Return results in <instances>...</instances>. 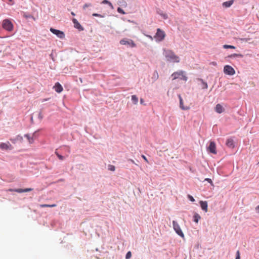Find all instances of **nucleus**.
Segmentation results:
<instances>
[{
	"label": "nucleus",
	"instance_id": "f257e3e1",
	"mask_svg": "<svg viewBox=\"0 0 259 259\" xmlns=\"http://www.w3.org/2000/svg\"><path fill=\"white\" fill-rule=\"evenodd\" d=\"M163 55L165 57L167 61L171 62L178 63L180 62L179 57L171 50H166L164 49Z\"/></svg>",
	"mask_w": 259,
	"mask_h": 259
},
{
	"label": "nucleus",
	"instance_id": "f03ea898",
	"mask_svg": "<svg viewBox=\"0 0 259 259\" xmlns=\"http://www.w3.org/2000/svg\"><path fill=\"white\" fill-rule=\"evenodd\" d=\"M3 28L8 31H12L13 29V24L12 22L8 19H5L2 22Z\"/></svg>",
	"mask_w": 259,
	"mask_h": 259
},
{
	"label": "nucleus",
	"instance_id": "7ed1b4c3",
	"mask_svg": "<svg viewBox=\"0 0 259 259\" xmlns=\"http://www.w3.org/2000/svg\"><path fill=\"white\" fill-rule=\"evenodd\" d=\"M165 36L164 31L160 28L157 29L156 33L154 37L155 38L156 41H161L163 40Z\"/></svg>",
	"mask_w": 259,
	"mask_h": 259
},
{
	"label": "nucleus",
	"instance_id": "20e7f679",
	"mask_svg": "<svg viewBox=\"0 0 259 259\" xmlns=\"http://www.w3.org/2000/svg\"><path fill=\"white\" fill-rule=\"evenodd\" d=\"M171 76L173 77V79L180 78L181 80H187V77L184 74V72L183 71L175 72L172 74Z\"/></svg>",
	"mask_w": 259,
	"mask_h": 259
},
{
	"label": "nucleus",
	"instance_id": "39448f33",
	"mask_svg": "<svg viewBox=\"0 0 259 259\" xmlns=\"http://www.w3.org/2000/svg\"><path fill=\"white\" fill-rule=\"evenodd\" d=\"M172 225H173V228L174 230L175 231L176 233L179 235L180 237L184 238V234L182 231L180 226L176 222V221H172Z\"/></svg>",
	"mask_w": 259,
	"mask_h": 259
},
{
	"label": "nucleus",
	"instance_id": "423d86ee",
	"mask_svg": "<svg viewBox=\"0 0 259 259\" xmlns=\"http://www.w3.org/2000/svg\"><path fill=\"white\" fill-rule=\"evenodd\" d=\"M224 72L227 75H233L235 73V71L232 66L226 65L224 67Z\"/></svg>",
	"mask_w": 259,
	"mask_h": 259
},
{
	"label": "nucleus",
	"instance_id": "0eeeda50",
	"mask_svg": "<svg viewBox=\"0 0 259 259\" xmlns=\"http://www.w3.org/2000/svg\"><path fill=\"white\" fill-rule=\"evenodd\" d=\"M120 44L122 45L129 46L131 48H134L136 46L134 41L131 39H122L120 41Z\"/></svg>",
	"mask_w": 259,
	"mask_h": 259
},
{
	"label": "nucleus",
	"instance_id": "6e6552de",
	"mask_svg": "<svg viewBox=\"0 0 259 259\" xmlns=\"http://www.w3.org/2000/svg\"><path fill=\"white\" fill-rule=\"evenodd\" d=\"M0 149L7 151L12 150L13 147L9 142H7V143H1L0 144Z\"/></svg>",
	"mask_w": 259,
	"mask_h": 259
},
{
	"label": "nucleus",
	"instance_id": "1a4fd4ad",
	"mask_svg": "<svg viewBox=\"0 0 259 259\" xmlns=\"http://www.w3.org/2000/svg\"><path fill=\"white\" fill-rule=\"evenodd\" d=\"M50 31L52 33L56 35L57 36L60 38H63L65 37V34L62 31L53 28H50Z\"/></svg>",
	"mask_w": 259,
	"mask_h": 259
},
{
	"label": "nucleus",
	"instance_id": "9d476101",
	"mask_svg": "<svg viewBox=\"0 0 259 259\" xmlns=\"http://www.w3.org/2000/svg\"><path fill=\"white\" fill-rule=\"evenodd\" d=\"M72 21L74 24V27L75 28L77 29L79 31L83 30V27L80 24V23L75 18H73Z\"/></svg>",
	"mask_w": 259,
	"mask_h": 259
},
{
	"label": "nucleus",
	"instance_id": "9b49d317",
	"mask_svg": "<svg viewBox=\"0 0 259 259\" xmlns=\"http://www.w3.org/2000/svg\"><path fill=\"white\" fill-rule=\"evenodd\" d=\"M208 150L209 152L213 154H215L217 153L215 150V144L214 142L211 141L210 142L209 147H208Z\"/></svg>",
	"mask_w": 259,
	"mask_h": 259
},
{
	"label": "nucleus",
	"instance_id": "f8f14e48",
	"mask_svg": "<svg viewBox=\"0 0 259 259\" xmlns=\"http://www.w3.org/2000/svg\"><path fill=\"white\" fill-rule=\"evenodd\" d=\"M10 140L13 143L16 144L18 141H20V142H22L23 140V138L22 136L19 135H17L15 138H11Z\"/></svg>",
	"mask_w": 259,
	"mask_h": 259
},
{
	"label": "nucleus",
	"instance_id": "ddd939ff",
	"mask_svg": "<svg viewBox=\"0 0 259 259\" xmlns=\"http://www.w3.org/2000/svg\"><path fill=\"white\" fill-rule=\"evenodd\" d=\"M54 89H55V91L58 93H61L63 91V87L58 82L55 83L54 86Z\"/></svg>",
	"mask_w": 259,
	"mask_h": 259
},
{
	"label": "nucleus",
	"instance_id": "4468645a",
	"mask_svg": "<svg viewBox=\"0 0 259 259\" xmlns=\"http://www.w3.org/2000/svg\"><path fill=\"white\" fill-rule=\"evenodd\" d=\"M226 145L231 148H233L234 147V140L232 138H230L228 139L226 141Z\"/></svg>",
	"mask_w": 259,
	"mask_h": 259
},
{
	"label": "nucleus",
	"instance_id": "2eb2a0df",
	"mask_svg": "<svg viewBox=\"0 0 259 259\" xmlns=\"http://www.w3.org/2000/svg\"><path fill=\"white\" fill-rule=\"evenodd\" d=\"M178 97H179V100H180V107L181 109L183 110H187L188 109H189V108L188 107H185L183 105V99L182 98V97L180 95H178Z\"/></svg>",
	"mask_w": 259,
	"mask_h": 259
},
{
	"label": "nucleus",
	"instance_id": "dca6fc26",
	"mask_svg": "<svg viewBox=\"0 0 259 259\" xmlns=\"http://www.w3.org/2000/svg\"><path fill=\"white\" fill-rule=\"evenodd\" d=\"M200 205L201 209L206 212L207 211V202L206 201H200Z\"/></svg>",
	"mask_w": 259,
	"mask_h": 259
},
{
	"label": "nucleus",
	"instance_id": "f3484780",
	"mask_svg": "<svg viewBox=\"0 0 259 259\" xmlns=\"http://www.w3.org/2000/svg\"><path fill=\"white\" fill-rule=\"evenodd\" d=\"M215 111L218 113H222L224 111V108L221 104H218L215 107Z\"/></svg>",
	"mask_w": 259,
	"mask_h": 259
},
{
	"label": "nucleus",
	"instance_id": "a211bd4d",
	"mask_svg": "<svg viewBox=\"0 0 259 259\" xmlns=\"http://www.w3.org/2000/svg\"><path fill=\"white\" fill-rule=\"evenodd\" d=\"M234 3V0H230L222 4V6L225 8H229Z\"/></svg>",
	"mask_w": 259,
	"mask_h": 259
},
{
	"label": "nucleus",
	"instance_id": "6ab92c4d",
	"mask_svg": "<svg viewBox=\"0 0 259 259\" xmlns=\"http://www.w3.org/2000/svg\"><path fill=\"white\" fill-rule=\"evenodd\" d=\"M24 136L27 138L30 144L33 143L34 140L33 139V137H32V136H31L29 134H25Z\"/></svg>",
	"mask_w": 259,
	"mask_h": 259
},
{
	"label": "nucleus",
	"instance_id": "aec40b11",
	"mask_svg": "<svg viewBox=\"0 0 259 259\" xmlns=\"http://www.w3.org/2000/svg\"><path fill=\"white\" fill-rule=\"evenodd\" d=\"M228 57L230 58H234L236 57L242 58L243 55L240 54H233L228 56Z\"/></svg>",
	"mask_w": 259,
	"mask_h": 259
},
{
	"label": "nucleus",
	"instance_id": "412c9836",
	"mask_svg": "<svg viewBox=\"0 0 259 259\" xmlns=\"http://www.w3.org/2000/svg\"><path fill=\"white\" fill-rule=\"evenodd\" d=\"M158 73L157 71H155L153 74L152 79L153 81H156L158 78Z\"/></svg>",
	"mask_w": 259,
	"mask_h": 259
},
{
	"label": "nucleus",
	"instance_id": "4be33fe9",
	"mask_svg": "<svg viewBox=\"0 0 259 259\" xmlns=\"http://www.w3.org/2000/svg\"><path fill=\"white\" fill-rule=\"evenodd\" d=\"M200 219V216L198 213H195L193 215V221L197 223Z\"/></svg>",
	"mask_w": 259,
	"mask_h": 259
},
{
	"label": "nucleus",
	"instance_id": "5701e85b",
	"mask_svg": "<svg viewBox=\"0 0 259 259\" xmlns=\"http://www.w3.org/2000/svg\"><path fill=\"white\" fill-rule=\"evenodd\" d=\"M132 101L134 104H137L138 102V98L136 95L132 96Z\"/></svg>",
	"mask_w": 259,
	"mask_h": 259
},
{
	"label": "nucleus",
	"instance_id": "b1692460",
	"mask_svg": "<svg viewBox=\"0 0 259 259\" xmlns=\"http://www.w3.org/2000/svg\"><path fill=\"white\" fill-rule=\"evenodd\" d=\"M200 80L201 81V88L202 89H206L208 87L207 83L204 82L202 79H200Z\"/></svg>",
	"mask_w": 259,
	"mask_h": 259
},
{
	"label": "nucleus",
	"instance_id": "393cba45",
	"mask_svg": "<svg viewBox=\"0 0 259 259\" xmlns=\"http://www.w3.org/2000/svg\"><path fill=\"white\" fill-rule=\"evenodd\" d=\"M102 4H108L109 6L111 7V9H113V7L112 4L109 1H108V0H103L102 2Z\"/></svg>",
	"mask_w": 259,
	"mask_h": 259
},
{
	"label": "nucleus",
	"instance_id": "a878e982",
	"mask_svg": "<svg viewBox=\"0 0 259 259\" xmlns=\"http://www.w3.org/2000/svg\"><path fill=\"white\" fill-rule=\"evenodd\" d=\"M10 191H14L18 192L19 193H21L24 192V189H10Z\"/></svg>",
	"mask_w": 259,
	"mask_h": 259
},
{
	"label": "nucleus",
	"instance_id": "bb28decb",
	"mask_svg": "<svg viewBox=\"0 0 259 259\" xmlns=\"http://www.w3.org/2000/svg\"><path fill=\"white\" fill-rule=\"evenodd\" d=\"M223 47L224 49H235L236 48L234 46L228 45H223Z\"/></svg>",
	"mask_w": 259,
	"mask_h": 259
},
{
	"label": "nucleus",
	"instance_id": "cd10ccee",
	"mask_svg": "<svg viewBox=\"0 0 259 259\" xmlns=\"http://www.w3.org/2000/svg\"><path fill=\"white\" fill-rule=\"evenodd\" d=\"M55 154H56L57 156L60 160H63L64 159V157L59 154L57 151L55 152Z\"/></svg>",
	"mask_w": 259,
	"mask_h": 259
},
{
	"label": "nucleus",
	"instance_id": "c85d7f7f",
	"mask_svg": "<svg viewBox=\"0 0 259 259\" xmlns=\"http://www.w3.org/2000/svg\"><path fill=\"white\" fill-rule=\"evenodd\" d=\"M117 12L119 13L122 14H125L124 11L120 7H118L117 9Z\"/></svg>",
	"mask_w": 259,
	"mask_h": 259
},
{
	"label": "nucleus",
	"instance_id": "c756f323",
	"mask_svg": "<svg viewBox=\"0 0 259 259\" xmlns=\"http://www.w3.org/2000/svg\"><path fill=\"white\" fill-rule=\"evenodd\" d=\"M131 256H132L131 252L128 251L126 254L125 258L129 259L130 258H131Z\"/></svg>",
	"mask_w": 259,
	"mask_h": 259
},
{
	"label": "nucleus",
	"instance_id": "7c9ffc66",
	"mask_svg": "<svg viewBox=\"0 0 259 259\" xmlns=\"http://www.w3.org/2000/svg\"><path fill=\"white\" fill-rule=\"evenodd\" d=\"M108 169L111 171H114L115 169V166L112 165H108Z\"/></svg>",
	"mask_w": 259,
	"mask_h": 259
},
{
	"label": "nucleus",
	"instance_id": "2f4dec72",
	"mask_svg": "<svg viewBox=\"0 0 259 259\" xmlns=\"http://www.w3.org/2000/svg\"><path fill=\"white\" fill-rule=\"evenodd\" d=\"M38 131H36L34 132L32 134V137H33V140H34V139L36 138L37 137V136H38V135H37Z\"/></svg>",
	"mask_w": 259,
	"mask_h": 259
},
{
	"label": "nucleus",
	"instance_id": "473e14b6",
	"mask_svg": "<svg viewBox=\"0 0 259 259\" xmlns=\"http://www.w3.org/2000/svg\"><path fill=\"white\" fill-rule=\"evenodd\" d=\"M188 198L189 199L190 201L192 202H194L195 201V199L193 198V197L190 195H188Z\"/></svg>",
	"mask_w": 259,
	"mask_h": 259
},
{
	"label": "nucleus",
	"instance_id": "72a5a7b5",
	"mask_svg": "<svg viewBox=\"0 0 259 259\" xmlns=\"http://www.w3.org/2000/svg\"><path fill=\"white\" fill-rule=\"evenodd\" d=\"M235 259H240V253H239V250H238L236 252V258Z\"/></svg>",
	"mask_w": 259,
	"mask_h": 259
},
{
	"label": "nucleus",
	"instance_id": "f704fd0d",
	"mask_svg": "<svg viewBox=\"0 0 259 259\" xmlns=\"http://www.w3.org/2000/svg\"><path fill=\"white\" fill-rule=\"evenodd\" d=\"M38 118L40 119V120H41L43 118V116L42 115V113H41V111H40L39 112V114H38Z\"/></svg>",
	"mask_w": 259,
	"mask_h": 259
},
{
	"label": "nucleus",
	"instance_id": "c9c22d12",
	"mask_svg": "<svg viewBox=\"0 0 259 259\" xmlns=\"http://www.w3.org/2000/svg\"><path fill=\"white\" fill-rule=\"evenodd\" d=\"M93 16H95V17H103V16H102L101 14H97V13H94V14H93Z\"/></svg>",
	"mask_w": 259,
	"mask_h": 259
},
{
	"label": "nucleus",
	"instance_id": "e433bc0d",
	"mask_svg": "<svg viewBox=\"0 0 259 259\" xmlns=\"http://www.w3.org/2000/svg\"><path fill=\"white\" fill-rule=\"evenodd\" d=\"M32 190V189H31V188H26V189H24V192H27L31 191Z\"/></svg>",
	"mask_w": 259,
	"mask_h": 259
},
{
	"label": "nucleus",
	"instance_id": "4c0bfd02",
	"mask_svg": "<svg viewBox=\"0 0 259 259\" xmlns=\"http://www.w3.org/2000/svg\"><path fill=\"white\" fill-rule=\"evenodd\" d=\"M144 35L147 37L148 38H149V39H150L151 40H152L153 39V37L151 36V35H148V34H144Z\"/></svg>",
	"mask_w": 259,
	"mask_h": 259
},
{
	"label": "nucleus",
	"instance_id": "58836bf2",
	"mask_svg": "<svg viewBox=\"0 0 259 259\" xmlns=\"http://www.w3.org/2000/svg\"><path fill=\"white\" fill-rule=\"evenodd\" d=\"M205 181L208 182V183H212V181L210 179L206 178L205 179Z\"/></svg>",
	"mask_w": 259,
	"mask_h": 259
},
{
	"label": "nucleus",
	"instance_id": "ea45409f",
	"mask_svg": "<svg viewBox=\"0 0 259 259\" xmlns=\"http://www.w3.org/2000/svg\"><path fill=\"white\" fill-rule=\"evenodd\" d=\"M142 158L144 159V160H145L146 162H148V160H147V158L146 157V156H144V155H142Z\"/></svg>",
	"mask_w": 259,
	"mask_h": 259
},
{
	"label": "nucleus",
	"instance_id": "a19ab883",
	"mask_svg": "<svg viewBox=\"0 0 259 259\" xmlns=\"http://www.w3.org/2000/svg\"><path fill=\"white\" fill-rule=\"evenodd\" d=\"M49 204H42L40 205V206L41 207H49Z\"/></svg>",
	"mask_w": 259,
	"mask_h": 259
},
{
	"label": "nucleus",
	"instance_id": "79ce46f5",
	"mask_svg": "<svg viewBox=\"0 0 259 259\" xmlns=\"http://www.w3.org/2000/svg\"><path fill=\"white\" fill-rule=\"evenodd\" d=\"M30 121H31V123L32 124L33 123V116H31Z\"/></svg>",
	"mask_w": 259,
	"mask_h": 259
},
{
	"label": "nucleus",
	"instance_id": "37998d69",
	"mask_svg": "<svg viewBox=\"0 0 259 259\" xmlns=\"http://www.w3.org/2000/svg\"><path fill=\"white\" fill-rule=\"evenodd\" d=\"M128 161L132 162V163L135 164V161L132 159H129Z\"/></svg>",
	"mask_w": 259,
	"mask_h": 259
},
{
	"label": "nucleus",
	"instance_id": "c03bdc74",
	"mask_svg": "<svg viewBox=\"0 0 259 259\" xmlns=\"http://www.w3.org/2000/svg\"><path fill=\"white\" fill-rule=\"evenodd\" d=\"M56 206V204H52V205H49V207H55Z\"/></svg>",
	"mask_w": 259,
	"mask_h": 259
},
{
	"label": "nucleus",
	"instance_id": "a18cd8bd",
	"mask_svg": "<svg viewBox=\"0 0 259 259\" xmlns=\"http://www.w3.org/2000/svg\"><path fill=\"white\" fill-rule=\"evenodd\" d=\"M140 102L141 104H142L144 102V100L143 99H140Z\"/></svg>",
	"mask_w": 259,
	"mask_h": 259
},
{
	"label": "nucleus",
	"instance_id": "49530a36",
	"mask_svg": "<svg viewBox=\"0 0 259 259\" xmlns=\"http://www.w3.org/2000/svg\"><path fill=\"white\" fill-rule=\"evenodd\" d=\"M163 17L164 19H166V18H167V16H166V15L165 14H164V15H163Z\"/></svg>",
	"mask_w": 259,
	"mask_h": 259
},
{
	"label": "nucleus",
	"instance_id": "de8ad7c7",
	"mask_svg": "<svg viewBox=\"0 0 259 259\" xmlns=\"http://www.w3.org/2000/svg\"><path fill=\"white\" fill-rule=\"evenodd\" d=\"M256 210H257V211L259 212V205H258V206L256 207Z\"/></svg>",
	"mask_w": 259,
	"mask_h": 259
},
{
	"label": "nucleus",
	"instance_id": "09e8293b",
	"mask_svg": "<svg viewBox=\"0 0 259 259\" xmlns=\"http://www.w3.org/2000/svg\"><path fill=\"white\" fill-rule=\"evenodd\" d=\"M64 181L63 179H60L57 182H62V181Z\"/></svg>",
	"mask_w": 259,
	"mask_h": 259
},
{
	"label": "nucleus",
	"instance_id": "8fccbe9b",
	"mask_svg": "<svg viewBox=\"0 0 259 259\" xmlns=\"http://www.w3.org/2000/svg\"><path fill=\"white\" fill-rule=\"evenodd\" d=\"M71 14L72 16H75V13H74V12H72L71 13Z\"/></svg>",
	"mask_w": 259,
	"mask_h": 259
},
{
	"label": "nucleus",
	"instance_id": "3c124183",
	"mask_svg": "<svg viewBox=\"0 0 259 259\" xmlns=\"http://www.w3.org/2000/svg\"><path fill=\"white\" fill-rule=\"evenodd\" d=\"M88 6L87 4H85L84 7H83V8L85 9V7H87Z\"/></svg>",
	"mask_w": 259,
	"mask_h": 259
},
{
	"label": "nucleus",
	"instance_id": "603ef678",
	"mask_svg": "<svg viewBox=\"0 0 259 259\" xmlns=\"http://www.w3.org/2000/svg\"><path fill=\"white\" fill-rule=\"evenodd\" d=\"M44 101H47V99H44Z\"/></svg>",
	"mask_w": 259,
	"mask_h": 259
}]
</instances>
